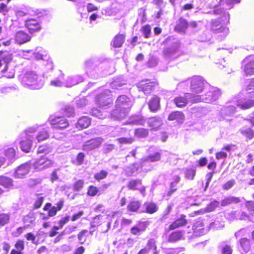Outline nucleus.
Segmentation results:
<instances>
[{"label": "nucleus", "mask_w": 254, "mask_h": 254, "mask_svg": "<svg viewBox=\"0 0 254 254\" xmlns=\"http://www.w3.org/2000/svg\"><path fill=\"white\" fill-rule=\"evenodd\" d=\"M234 101L236 106L243 110L249 109L254 106V100L253 99H239L238 97Z\"/></svg>", "instance_id": "5701e85b"}, {"label": "nucleus", "mask_w": 254, "mask_h": 254, "mask_svg": "<svg viewBox=\"0 0 254 254\" xmlns=\"http://www.w3.org/2000/svg\"><path fill=\"white\" fill-rule=\"evenodd\" d=\"M241 134L248 139H252L254 135V131L250 127H243L240 129Z\"/></svg>", "instance_id": "3c124183"}, {"label": "nucleus", "mask_w": 254, "mask_h": 254, "mask_svg": "<svg viewBox=\"0 0 254 254\" xmlns=\"http://www.w3.org/2000/svg\"><path fill=\"white\" fill-rule=\"evenodd\" d=\"M251 58L245 59L242 62L243 70L247 75L254 74V61L251 60Z\"/></svg>", "instance_id": "412c9836"}, {"label": "nucleus", "mask_w": 254, "mask_h": 254, "mask_svg": "<svg viewBox=\"0 0 254 254\" xmlns=\"http://www.w3.org/2000/svg\"><path fill=\"white\" fill-rule=\"evenodd\" d=\"M164 43L168 46L165 50V54L169 56L172 53L176 52L180 47V42L179 40L174 36L168 37Z\"/></svg>", "instance_id": "0eeeda50"}, {"label": "nucleus", "mask_w": 254, "mask_h": 254, "mask_svg": "<svg viewBox=\"0 0 254 254\" xmlns=\"http://www.w3.org/2000/svg\"><path fill=\"white\" fill-rule=\"evenodd\" d=\"M125 36L123 34L116 36L111 42V45L115 48L121 47L124 43Z\"/></svg>", "instance_id": "f704fd0d"}, {"label": "nucleus", "mask_w": 254, "mask_h": 254, "mask_svg": "<svg viewBox=\"0 0 254 254\" xmlns=\"http://www.w3.org/2000/svg\"><path fill=\"white\" fill-rule=\"evenodd\" d=\"M239 243L242 251L241 253L247 254L250 252L251 250L250 241L246 238H241L239 241Z\"/></svg>", "instance_id": "c756f323"}, {"label": "nucleus", "mask_w": 254, "mask_h": 254, "mask_svg": "<svg viewBox=\"0 0 254 254\" xmlns=\"http://www.w3.org/2000/svg\"><path fill=\"white\" fill-rule=\"evenodd\" d=\"M184 115L182 112L176 111L171 113L169 117L168 120L170 121L176 120L179 123H182L184 120Z\"/></svg>", "instance_id": "c9c22d12"}, {"label": "nucleus", "mask_w": 254, "mask_h": 254, "mask_svg": "<svg viewBox=\"0 0 254 254\" xmlns=\"http://www.w3.org/2000/svg\"><path fill=\"white\" fill-rule=\"evenodd\" d=\"M94 61L92 59H89L85 62V67L86 69V73L88 74L90 72V69L93 67Z\"/></svg>", "instance_id": "e2e57ef3"}, {"label": "nucleus", "mask_w": 254, "mask_h": 254, "mask_svg": "<svg viewBox=\"0 0 254 254\" xmlns=\"http://www.w3.org/2000/svg\"><path fill=\"white\" fill-rule=\"evenodd\" d=\"M182 234L181 232H175L171 233L169 237V241L170 242H175L181 239Z\"/></svg>", "instance_id": "4d7b16f0"}, {"label": "nucleus", "mask_w": 254, "mask_h": 254, "mask_svg": "<svg viewBox=\"0 0 254 254\" xmlns=\"http://www.w3.org/2000/svg\"><path fill=\"white\" fill-rule=\"evenodd\" d=\"M207 83L200 76H194L191 78L190 89L192 94L197 95L201 93L205 88Z\"/></svg>", "instance_id": "423d86ee"}, {"label": "nucleus", "mask_w": 254, "mask_h": 254, "mask_svg": "<svg viewBox=\"0 0 254 254\" xmlns=\"http://www.w3.org/2000/svg\"><path fill=\"white\" fill-rule=\"evenodd\" d=\"M91 124V120L88 116L81 117L76 124V127L79 129L88 127Z\"/></svg>", "instance_id": "cd10ccee"}, {"label": "nucleus", "mask_w": 254, "mask_h": 254, "mask_svg": "<svg viewBox=\"0 0 254 254\" xmlns=\"http://www.w3.org/2000/svg\"><path fill=\"white\" fill-rule=\"evenodd\" d=\"M21 82L24 86L31 89H39L43 86L45 80L43 76L34 71H28L24 74Z\"/></svg>", "instance_id": "7ed1b4c3"}, {"label": "nucleus", "mask_w": 254, "mask_h": 254, "mask_svg": "<svg viewBox=\"0 0 254 254\" xmlns=\"http://www.w3.org/2000/svg\"><path fill=\"white\" fill-rule=\"evenodd\" d=\"M145 230V228L142 225H136L130 229V233L134 235H139L140 233Z\"/></svg>", "instance_id": "864d4df0"}, {"label": "nucleus", "mask_w": 254, "mask_h": 254, "mask_svg": "<svg viewBox=\"0 0 254 254\" xmlns=\"http://www.w3.org/2000/svg\"><path fill=\"white\" fill-rule=\"evenodd\" d=\"M51 151L52 148L50 146H48L47 145H42L39 147L37 150V153H44L45 154H47L51 152Z\"/></svg>", "instance_id": "052dcab7"}, {"label": "nucleus", "mask_w": 254, "mask_h": 254, "mask_svg": "<svg viewBox=\"0 0 254 254\" xmlns=\"http://www.w3.org/2000/svg\"><path fill=\"white\" fill-rule=\"evenodd\" d=\"M0 185L6 189H9L13 187V180L6 176H0Z\"/></svg>", "instance_id": "58836bf2"}, {"label": "nucleus", "mask_w": 254, "mask_h": 254, "mask_svg": "<svg viewBox=\"0 0 254 254\" xmlns=\"http://www.w3.org/2000/svg\"><path fill=\"white\" fill-rule=\"evenodd\" d=\"M240 199L239 197L228 196L225 197L222 200L221 205L223 206H225L231 203H238L240 202Z\"/></svg>", "instance_id": "37998d69"}, {"label": "nucleus", "mask_w": 254, "mask_h": 254, "mask_svg": "<svg viewBox=\"0 0 254 254\" xmlns=\"http://www.w3.org/2000/svg\"><path fill=\"white\" fill-rule=\"evenodd\" d=\"M119 143L121 144H130L134 140L132 137H120L117 139Z\"/></svg>", "instance_id": "680f3d73"}, {"label": "nucleus", "mask_w": 254, "mask_h": 254, "mask_svg": "<svg viewBox=\"0 0 254 254\" xmlns=\"http://www.w3.org/2000/svg\"><path fill=\"white\" fill-rule=\"evenodd\" d=\"M49 137V131L47 129L43 128L41 130H39L35 137L37 142L44 141Z\"/></svg>", "instance_id": "a19ab883"}, {"label": "nucleus", "mask_w": 254, "mask_h": 254, "mask_svg": "<svg viewBox=\"0 0 254 254\" xmlns=\"http://www.w3.org/2000/svg\"><path fill=\"white\" fill-rule=\"evenodd\" d=\"M56 205L57 206H52L51 203H47L44 206V210L48 211L49 216L52 217L56 215L57 211L62 208L64 205V201L61 200Z\"/></svg>", "instance_id": "4be33fe9"}, {"label": "nucleus", "mask_w": 254, "mask_h": 254, "mask_svg": "<svg viewBox=\"0 0 254 254\" xmlns=\"http://www.w3.org/2000/svg\"><path fill=\"white\" fill-rule=\"evenodd\" d=\"M180 181V178L178 176H175L173 178V181L170 184V189L167 192V195L170 196L177 190L178 184Z\"/></svg>", "instance_id": "473e14b6"}, {"label": "nucleus", "mask_w": 254, "mask_h": 254, "mask_svg": "<svg viewBox=\"0 0 254 254\" xmlns=\"http://www.w3.org/2000/svg\"><path fill=\"white\" fill-rule=\"evenodd\" d=\"M18 90V87L16 84H12L10 86L2 87L0 88V93L2 94H7Z\"/></svg>", "instance_id": "de8ad7c7"}, {"label": "nucleus", "mask_w": 254, "mask_h": 254, "mask_svg": "<svg viewBox=\"0 0 254 254\" xmlns=\"http://www.w3.org/2000/svg\"><path fill=\"white\" fill-rule=\"evenodd\" d=\"M84 78L81 75H75L69 76L64 80V86L71 87L84 81Z\"/></svg>", "instance_id": "aec40b11"}, {"label": "nucleus", "mask_w": 254, "mask_h": 254, "mask_svg": "<svg viewBox=\"0 0 254 254\" xmlns=\"http://www.w3.org/2000/svg\"><path fill=\"white\" fill-rule=\"evenodd\" d=\"M211 29L217 34H221V36H226L228 32L229 29L223 25L219 20L213 19L211 22Z\"/></svg>", "instance_id": "2eb2a0df"}, {"label": "nucleus", "mask_w": 254, "mask_h": 254, "mask_svg": "<svg viewBox=\"0 0 254 254\" xmlns=\"http://www.w3.org/2000/svg\"><path fill=\"white\" fill-rule=\"evenodd\" d=\"M95 101L100 106L104 107L109 105L112 101L110 91L108 89L104 90L96 96Z\"/></svg>", "instance_id": "9b49d317"}, {"label": "nucleus", "mask_w": 254, "mask_h": 254, "mask_svg": "<svg viewBox=\"0 0 254 254\" xmlns=\"http://www.w3.org/2000/svg\"><path fill=\"white\" fill-rule=\"evenodd\" d=\"M37 126L28 128L21 132L15 140V143L19 144L23 152L28 153L30 151L34 139L32 134L37 130Z\"/></svg>", "instance_id": "f03ea898"}, {"label": "nucleus", "mask_w": 254, "mask_h": 254, "mask_svg": "<svg viewBox=\"0 0 254 254\" xmlns=\"http://www.w3.org/2000/svg\"><path fill=\"white\" fill-rule=\"evenodd\" d=\"M208 13L215 15H220L223 24L225 25L229 23L230 14L228 12L224 10V8L217 7Z\"/></svg>", "instance_id": "b1692460"}, {"label": "nucleus", "mask_w": 254, "mask_h": 254, "mask_svg": "<svg viewBox=\"0 0 254 254\" xmlns=\"http://www.w3.org/2000/svg\"><path fill=\"white\" fill-rule=\"evenodd\" d=\"M196 171L192 168H187L185 171V177L189 180H192L195 175Z\"/></svg>", "instance_id": "13d9d810"}, {"label": "nucleus", "mask_w": 254, "mask_h": 254, "mask_svg": "<svg viewBox=\"0 0 254 254\" xmlns=\"http://www.w3.org/2000/svg\"><path fill=\"white\" fill-rule=\"evenodd\" d=\"M156 85L154 82H151L149 80H145L141 81L138 85L139 90L142 91L145 94H149L152 92Z\"/></svg>", "instance_id": "6ab92c4d"}, {"label": "nucleus", "mask_w": 254, "mask_h": 254, "mask_svg": "<svg viewBox=\"0 0 254 254\" xmlns=\"http://www.w3.org/2000/svg\"><path fill=\"white\" fill-rule=\"evenodd\" d=\"M145 248L148 253L152 251L154 254H157L158 253L157 251L156 240L154 239H149Z\"/></svg>", "instance_id": "79ce46f5"}, {"label": "nucleus", "mask_w": 254, "mask_h": 254, "mask_svg": "<svg viewBox=\"0 0 254 254\" xmlns=\"http://www.w3.org/2000/svg\"><path fill=\"white\" fill-rule=\"evenodd\" d=\"M63 79L64 74L61 71H60L58 77L51 81L50 85L57 87L64 86V80L63 81Z\"/></svg>", "instance_id": "4c0bfd02"}, {"label": "nucleus", "mask_w": 254, "mask_h": 254, "mask_svg": "<svg viewBox=\"0 0 254 254\" xmlns=\"http://www.w3.org/2000/svg\"><path fill=\"white\" fill-rule=\"evenodd\" d=\"M188 25L189 24L187 21L184 18H181L175 26V29L179 32L185 33L188 27Z\"/></svg>", "instance_id": "2f4dec72"}, {"label": "nucleus", "mask_w": 254, "mask_h": 254, "mask_svg": "<svg viewBox=\"0 0 254 254\" xmlns=\"http://www.w3.org/2000/svg\"><path fill=\"white\" fill-rule=\"evenodd\" d=\"M186 218V215H181L180 217L177 219L174 223L170 225L169 229L170 230H173L178 227L185 225L187 222Z\"/></svg>", "instance_id": "7c9ffc66"}, {"label": "nucleus", "mask_w": 254, "mask_h": 254, "mask_svg": "<svg viewBox=\"0 0 254 254\" xmlns=\"http://www.w3.org/2000/svg\"><path fill=\"white\" fill-rule=\"evenodd\" d=\"M4 154L10 163L13 162L15 160V150L13 147L8 148L6 150H3L0 147V154Z\"/></svg>", "instance_id": "bb28decb"}, {"label": "nucleus", "mask_w": 254, "mask_h": 254, "mask_svg": "<svg viewBox=\"0 0 254 254\" xmlns=\"http://www.w3.org/2000/svg\"><path fill=\"white\" fill-rule=\"evenodd\" d=\"M0 57L2 58V62L5 64L4 68L1 70L3 73H5L7 69V64L11 60V56L7 52H0Z\"/></svg>", "instance_id": "e433bc0d"}, {"label": "nucleus", "mask_w": 254, "mask_h": 254, "mask_svg": "<svg viewBox=\"0 0 254 254\" xmlns=\"http://www.w3.org/2000/svg\"><path fill=\"white\" fill-rule=\"evenodd\" d=\"M148 106L151 111H156L160 107V98L156 96H153L148 103Z\"/></svg>", "instance_id": "72a5a7b5"}, {"label": "nucleus", "mask_w": 254, "mask_h": 254, "mask_svg": "<svg viewBox=\"0 0 254 254\" xmlns=\"http://www.w3.org/2000/svg\"><path fill=\"white\" fill-rule=\"evenodd\" d=\"M161 151H158L152 153H150L147 156L141 159V166L144 167L148 165L150 163L156 162L161 159Z\"/></svg>", "instance_id": "f3484780"}, {"label": "nucleus", "mask_w": 254, "mask_h": 254, "mask_svg": "<svg viewBox=\"0 0 254 254\" xmlns=\"http://www.w3.org/2000/svg\"><path fill=\"white\" fill-rule=\"evenodd\" d=\"M134 134L138 137H145L148 134V131L147 129L143 128H138L134 130Z\"/></svg>", "instance_id": "5fc2aeb1"}, {"label": "nucleus", "mask_w": 254, "mask_h": 254, "mask_svg": "<svg viewBox=\"0 0 254 254\" xmlns=\"http://www.w3.org/2000/svg\"><path fill=\"white\" fill-rule=\"evenodd\" d=\"M126 84V82L125 80L121 79L120 78H117L111 83L110 86L113 89H119Z\"/></svg>", "instance_id": "8fccbe9b"}, {"label": "nucleus", "mask_w": 254, "mask_h": 254, "mask_svg": "<svg viewBox=\"0 0 254 254\" xmlns=\"http://www.w3.org/2000/svg\"><path fill=\"white\" fill-rule=\"evenodd\" d=\"M108 173L105 170H101L100 172L96 173L94 175V178L99 182L102 180L105 179L108 176Z\"/></svg>", "instance_id": "6e6d98bb"}, {"label": "nucleus", "mask_w": 254, "mask_h": 254, "mask_svg": "<svg viewBox=\"0 0 254 254\" xmlns=\"http://www.w3.org/2000/svg\"><path fill=\"white\" fill-rule=\"evenodd\" d=\"M141 205V202L138 200L131 201L127 205V209L131 212H137Z\"/></svg>", "instance_id": "c03bdc74"}, {"label": "nucleus", "mask_w": 254, "mask_h": 254, "mask_svg": "<svg viewBox=\"0 0 254 254\" xmlns=\"http://www.w3.org/2000/svg\"><path fill=\"white\" fill-rule=\"evenodd\" d=\"M145 123V120L139 116H134L130 118L127 122L128 124L136 125H143Z\"/></svg>", "instance_id": "a18cd8bd"}, {"label": "nucleus", "mask_w": 254, "mask_h": 254, "mask_svg": "<svg viewBox=\"0 0 254 254\" xmlns=\"http://www.w3.org/2000/svg\"><path fill=\"white\" fill-rule=\"evenodd\" d=\"M103 142V139L98 137L86 141L82 146V149L89 151L99 147Z\"/></svg>", "instance_id": "a211bd4d"}, {"label": "nucleus", "mask_w": 254, "mask_h": 254, "mask_svg": "<svg viewBox=\"0 0 254 254\" xmlns=\"http://www.w3.org/2000/svg\"><path fill=\"white\" fill-rule=\"evenodd\" d=\"M221 94V91L215 87H210L208 92L204 95H195L193 100L196 103L204 102L211 103L218 99Z\"/></svg>", "instance_id": "20e7f679"}, {"label": "nucleus", "mask_w": 254, "mask_h": 254, "mask_svg": "<svg viewBox=\"0 0 254 254\" xmlns=\"http://www.w3.org/2000/svg\"><path fill=\"white\" fill-rule=\"evenodd\" d=\"M15 39L17 43L22 44L29 41L31 37L26 32L23 31H19L15 34Z\"/></svg>", "instance_id": "a878e982"}, {"label": "nucleus", "mask_w": 254, "mask_h": 254, "mask_svg": "<svg viewBox=\"0 0 254 254\" xmlns=\"http://www.w3.org/2000/svg\"><path fill=\"white\" fill-rule=\"evenodd\" d=\"M48 120L53 128L55 129L64 128L69 125L67 120L63 117L52 115L50 116Z\"/></svg>", "instance_id": "6e6552de"}, {"label": "nucleus", "mask_w": 254, "mask_h": 254, "mask_svg": "<svg viewBox=\"0 0 254 254\" xmlns=\"http://www.w3.org/2000/svg\"><path fill=\"white\" fill-rule=\"evenodd\" d=\"M236 112V104L234 100L232 102H228L226 105L223 107L221 110V114L224 119L230 121L227 119L228 117L232 116Z\"/></svg>", "instance_id": "4468645a"}, {"label": "nucleus", "mask_w": 254, "mask_h": 254, "mask_svg": "<svg viewBox=\"0 0 254 254\" xmlns=\"http://www.w3.org/2000/svg\"><path fill=\"white\" fill-rule=\"evenodd\" d=\"M91 114L93 116L97 117L99 119H103L105 116L103 115L102 112L97 108H93L92 109Z\"/></svg>", "instance_id": "0e129e2a"}, {"label": "nucleus", "mask_w": 254, "mask_h": 254, "mask_svg": "<svg viewBox=\"0 0 254 254\" xmlns=\"http://www.w3.org/2000/svg\"><path fill=\"white\" fill-rule=\"evenodd\" d=\"M32 168V162H27L18 166L15 170L13 177L16 179H20L25 177Z\"/></svg>", "instance_id": "f8f14e48"}, {"label": "nucleus", "mask_w": 254, "mask_h": 254, "mask_svg": "<svg viewBox=\"0 0 254 254\" xmlns=\"http://www.w3.org/2000/svg\"><path fill=\"white\" fill-rule=\"evenodd\" d=\"M84 185V181L82 180L77 181L74 184L73 189L74 191L80 190Z\"/></svg>", "instance_id": "338daca9"}, {"label": "nucleus", "mask_w": 254, "mask_h": 254, "mask_svg": "<svg viewBox=\"0 0 254 254\" xmlns=\"http://www.w3.org/2000/svg\"><path fill=\"white\" fill-rule=\"evenodd\" d=\"M9 220V216L8 214L2 213L0 214V225H4L7 223Z\"/></svg>", "instance_id": "774afa93"}, {"label": "nucleus", "mask_w": 254, "mask_h": 254, "mask_svg": "<svg viewBox=\"0 0 254 254\" xmlns=\"http://www.w3.org/2000/svg\"><path fill=\"white\" fill-rule=\"evenodd\" d=\"M85 155L83 153L80 152L76 156V159L74 161V163L76 165H81L83 164Z\"/></svg>", "instance_id": "69168bd1"}, {"label": "nucleus", "mask_w": 254, "mask_h": 254, "mask_svg": "<svg viewBox=\"0 0 254 254\" xmlns=\"http://www.w3.org/2000/svg\"><path fill=\"white\" fill-rule=\"evenodd\" d=\"M140 31L145 38H148L151 34V27L148 25L143 26L140 29Z\"/></svg>", "instance_id": "bf43d9fd"}, {"label": "nucleus", "mask_w": 254, "mask_h": 254, "mask_svg": "<svg viewBox=\"0 0 254 254\" xmlns=\"http://www.w3.org/2000/svg\"><path fill=\"white\" fill-rule=\"evenodd\" d=\"M195 96V95L187 93H185L184 96H180L176 97L174 99V102L176 106L178 107H183L185 106L189 102L191 103H196L193 100V97Z\"/></svg>", "instance_id": "ddd939ff"}, {"label": "nucleus", "mask_w": 254, "mask_h": 254, "mask_svg": "<svg viewBox=\"0 0 254 254\" xmlns=\"http://www.w3.org/2000/svg\"><path fill=\"white\" fill-rule=\"evenodd\" d=\"M28 53L32 55L33 59L36 60H42L46 63L45 64L47 68L51 70L53 68V63L51 59L48 55L47 52L42 47H37L34 51L28 50Z\"/></svg>", "instance_id": "39448f33"}, {"label": "nucleus", "mask_w": 254, "mask_h": 254, "mask_svg": "<svg viewBox=\"0 0 254 254\" xmlns=\"http://www.w3.org/2000/svg\"><path fill=\"white\" fill-rule=\"evenodd\" d=\"M145 207V212L148 213H154L158 210V207L154 203L145 202L143 205Z\"/></svg>", "instance_id": "49530a36"}, {"label": "nucleus", "mask_w": 254, "mask_h": 254, "mask_svg": "<svg viewBox=\"0 0 254 254\" xmlns=\"http://www.w3.org/2000/svg\"><path fill=\"white\" fill-rule=\"evenodd\" d=\"M138 165L137 164H133L130 166L126 167L124 169V171L127 176H131L138 170Z\"/></svg>", "instance_id": "09e8293b"}, {"label": "nucleus", "mask_w": 254, "mask_h": 254, "mask_svg": "<svg viewBox=\"0 0 254 254\" xmlns=\"http://www.w3.org/2000/svg\"><path fill=\"white\" fill-rule=\"evenodd\" d=\"M32 162V166L35 169L41 170L51 167L53 162L52 160L47 158L45 156H42L40 159L36 161H30Z\"/></svg>", "instance_id": "9d476101"}, {"label": "nucleus", "mask_w": 254, "mask_h": 254, "mask_svg": "<svg viewBox=\"0 0 254 254\" xmlns=\"http://www.w3.org/2000/svg\"><path fill=\"white\" fill-rule=\"evenodd\" d=\"M147 123L149 127L156 129L162 125V121L159 117H152L147 120Z\"/></svg>", "instance_id": "c85d7f7f"}, {"label": "nucleus", "mask_w": 254, "mask_h": 254, "mask_svg": "<svg viewBox=\"0 0 254 254\" xmlns=\"http://www.w3.org/2000/svg\"><path fill=\"white\" fill-rule=\"evenodd\" d=\"M132 105V101L127 96H119L116 101V109L111 113V118L115 120H120L125 118Z\"/></svg>", "instance_id": "f257e3e1"}, {"label": "nucleus", "mask_w": 254, "mask_h": 254, "mask_svg": "<svg viewBox=\"0 0 254 254\" xmlns=\"http://www.w3.org/2000/svg\"><path fill=\"white\" fill-rule=\"evenodd\" d=\"M127 188L130 190H138L143 196H145V187L142 185V181L140 179H132L127 184Z\"/></svg>", "instance_id": "dca6fc26"}, {"label": "nucleus", "mask_w": 254, "mask_h": 254, "mask_svg": "<svg viewBox=\"0 0 254 254\" xmlns=\"http://www.w3.org/2000/svg\"><path fill=\"white\" fill-rule=\"evenodd\" d=\"M215 223L212 222L209 226L206 225V223L202 220H198L193 224L192 229L196 235H202L206 234L211 227H213Z\"/></svg>", "instance_id": "1a4fd4ad"}, {"label": "nucleus", "mask_w": 254, "mask_h": 254, "mask_svg": "<svg viewBox=\"0 0 254 254\" xmlns=\"http://www.w3.org/2000/svg\"><path fill=\"white\" fill-rule=\"evenodd\" d=\"M25 27L31 33L38 31L41 29L39 22L34 19H29L25 21Z\"/></svg>", "instance_id": "393cba45"}, {"label": "nucleus", "mask_w": 254, "mask_h": 254, "mask_svg": "<svg viewBox=\"0 0 254 254\" xmlns=\"http://www.w3.org/2000/svg\"><path fill=\"white\" fill-rule=\"evenodd\" d=\"M102 217L103 216L101 215H98L93 218L92 221L90 223L91 229L92 231H94L95 230V228L101 224Z\"/></svg>", "instance_id": "603ef678"}, {"label": "nucleus", "mask_w": 254, "mask_h": 254, "mask_svg": "<svg viewBox=\"0 0 254 254\" xmlns=\"http://www.w3.org/2000/svg\"><path fill=\"white\" fill-rule=\"evenodd\" d=\"M220 5H225L226 9H230L233 7L234 5L239 3L241 0H216Z\"/></svg>", "instance_id": "ea45409f"}]
</instances>
